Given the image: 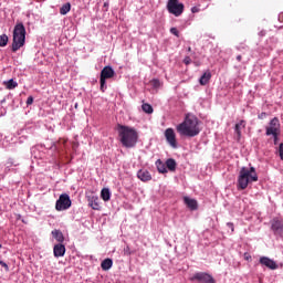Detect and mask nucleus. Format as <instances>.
Returning <instances> with one entry per match:
<instances>
[{"label": "nucleus", "instance_id": "obj_15", "mask_svg": "<svg viewBox=\"0 0 283 283\" xmlns=\"http://www.w3.org/2000/svg\"><path fill=\"white\" fill-rule=\"evenodd\" d=\"M88 205L94 211H99L101 210V203L98 202V197L97 196H90L88 197Z\"/></svg>", "mask_w": 283, "mask_h": 283}, {"label": "nucleus", "instance_id": "obj_44", "mask_svg": "<svg viewBox=\"0 0 283 283\" xmlns=\"http://www.w3.org/2000/svg\"><path fill=\"white\" fill-rule=\"evenodd\" d=\"M2 247H3V245H2V244H0V249H2Z\"/></svg>", "mask_w": 283, "mask_h": 283}, {"label": "nucleus", "instance_id": "obj_37", "mask_svg": "<svg viewBox=\"0 0 283 283\" xmlns=\"http://www.w3.org/2000/svg\"><path fill=\"white\" fill-rule=\"evenodd\" d=\"M227 227H229V229H231V231H234V227H233V223H232V222H228V223H227Z\"/></svg>", "mask_w": 283, "mask_h": 283}, {"label": "nucleus", "instance_id": "obj_34", "mask_svg": "<svg viewBox=\"0 0 283 283\" xmlns=\"http://www.w3.org/2000/svg\"><path fill=\"white\" fill-rule=\"evenodd\" d=\"M32 103H34V97L29 96L27 99V105H32Z\"/></svg>", "mask_w": 283, "mask_h": 283}, {"label": "nucleus", "instance_id": "obj_35", "mask_svg": "<svg viewBox=\"0 0 283 283\" xmlns=\"http://www.w3.org/2000/svg\"><path fill=\"white\" fill-rule=\"evenodd\" d=\"M272 136H273L274 145H277V137L280 136V133H276V135H272Z\"/></svg>", "mask_w": 283, "mask_h": 283}, {"label": "nucleus", "instance_id": "obj_7", "mask_svg": "<svg viewBox=\"0 0 283 283\" xmlns=\"http://www.w3.org/2000/svg\"><path fill=\"white\" fill-rule=\"evenodd\" d=\"M271 231L275 238H283V219L274 217L271 221Z\"/></svg>", "mask_w": 283, "mask_h": 283}, {"label": "nucleus", "instance_id": "obj_26", "mask_svg": "<svg viewBox=\"0 0 283 283\" xmlns=\"http://www.w3.org/2000/svg\"><path fill=\"white\" fill-rule=\"evenodd\" d=\"M150 85L154 90H160V87H163V83L160 82V80H151L150 81Z\"/></svg>", "mask_w": 283, "mask_h": 283}, {"label": "nucleus", "instance_id": "obj_33", "mask_svg": "<svg viewBox=\"0 0 283 283\" xmlns=\"http://www.w3.org/2000/svg\"><path fill=\"white\" fill-rule=\"evenodd\" d=\"M191 12H192V14L200 12V7H192Z\"/></svg>", "mask_w": 283, "mask_h": 283}, {"label": "nucleus", "instance_id": "obj_43", "mask_svg": "<svg viewBox=\"0 0 283 283\" xmlns=\"http://www.w3.org/2000/svg\"><path fill=\"white\" fill-rule=\"evenodd\" d=\"M124 251H125V253L129 252V250H127V249H125Z\"/></svg>", "mask_w": 283, "mask_h": 283}, {"label": "nucleus", "instance_id": "obj_27", "mask_svg": "<svg viewBox=\"0 0 283 283\" xmlns=\"http://www.w3.org/2000/svg\"><path fill=\"white\" fill-rule=\"evenodd\" d=\"M9 38L7 34L0 35V48H6L8 45Z\"/></svg>", "mask_w": 283, "mask_h": 283}, {"label": "nucleus", "instance_id": "obj_24", "mask_svg": "<svg viewBox=\"0 0 283 283\" xmlns=\"http://www.w3.org/2000/svg\"><path fill=\"white\" fill-rule=\"evenodd\" d=\"M70 10H72V4L66 2L60 8V14L65 15L67 12H70Z\"/></svg>", "mask_w": 283, "mask_h": 283}, {"label": "nucleus", "instance_id": "obj_36", "mask_svg": "<svg viewBox=\"0 0 283 283\" xmlns=\"http://www.w3.org/2000/svg\"><path fill=\"white\" fill-rule=\"evenodd\" d=\"M137 178H139V180H143V170H139L137 172Z\"/></svg>", "mask_w": 283, "mask_h": 283}, {"label": "nucleus", "instance_id": "obj_30", "mask_svg": "<svg viewBox=\"0 0 283 283\" xmlns=\"http://www.w3.org/2000/svg\"><path fill=\"white\" fill-rule=\"evenodd\" d=\"M279 156H280L281 160H283V143H281L279 145Z\"/></svg>", "mask_w": 283, "mask_h": 283}, {"label": "nucleus", "instance_id": "obj_8", "mask_svg": "<svg viewBox=\"0 0 283 283\" xmlns=\"http://www.w3.org/2000/svg\"><path fill=\"white\" fill-rule=\"evenodd\" d=\"M70 207H72V200L70 199V195H61L55 203L56 211H65L70 209Z\"/></svg>", "mask_w": 283, "mask_h": 283}, {"label": "nucleus", "instance_id": "obj_42", "mask_svg": "<svg viewBox=\"0 0 283 283\" xmlns=\"http://www.w3.org/2000/svg\"><path fill=\"white\" fill-rule=\"evenodd\" d=\"M124 251H125V253L129 252V250H127V249H125Z\"/></svg>", "mask_w": 283, "mask_h": 283}, {"label": "nucleus", "instance_id": "obj_17", "mask_svg": "<svg viewBox=\"0 0 283 283\" xmlns=\"http://www.w3.org/2000/svg\"><path fill=\"white\" fill-rule=\"evenodd\" d=\"M209 81H211V71L208 70V71L203 72V74L199 78V84L200 85H208Z\"/></svg>", "mask_w": 283, "mask_h": 283}, {"label": "nucleus", "instance_id": "obj_14", "mask_svg": "<svg viewBox=\"0 0 283 283\" xmlns=\"http://www.w3.org/2000/svg\"><path fill=\"white\" fill-rule=\"evenodd\" d=\"M54 258H63L65 255V245L63 243H57L53 248Z\"/></svg>", "mask_w": 283, "mask_h": 283}, {"label": "nucleus", "instance_id": "obj_21", "mask_svg": "<svg viewBox=\"0 0 283 283\" xmlns=\"http://www.w3.org/2000/svg\"><path fill=\"white\" fill-rule=\"evenodd\" d=\"M114 265V261H112V259H105L104 261H102L101 263V268L103 269V271H109V269Z\"/></svg>", "mask_w": 283, "mask_h": 283}, {"label": "nucleus", "instance_id": "obj_4", "mask_svg": "<svg viewBox=\"0 0 283 283\" xmlns=\"http://www.w3.org/2000/svg\"><path fill=\"white\" fill-rule=\"evenodd\" d=\"M25 45V27L23 23L15 24L13 29V42H12V52H18Z\"/></svg>", "mask_w": 283, "mask_h": 283}, {"label": "nucleus", "instance_id": "obj_19", "mask_svg": "<svg viewBox=\"0 0 283 283\" xmlns=\"http://www.w3.org/2000/svg\"><path fill=\"white\" fill-rule=\"evenodd\" d=\"M156 167H157V171L159 174H167V164L161 161L160 159H157L155 163Z\"/></svg>", "mask_w": 283, "mask_h": 283}, {"label": "nucleus", "instance_id": "obj_9", "mask_svg": "<svg viewBox=\"0 0 283 283\" xmlns=\"http://www.w3.org/2000/svg\"><path fill=\"white\" fill-rule=\"evenodd\" d=\"M191 282L198 283H216V279L207 272H196L191 277Z\"/></svg>", "mask_w": 283, "mask_h": 283}, {"label": "nucleus", "instance_id": "obj_12", "mask_svg": "<svg viewBox=\"0 0 283 283\" xmlns=\"http://www.w3.org/2000/svg\"><path fill=\"white\" fill-rule=\"evenodd\" d=\"M164 136L172 149H178V142L176 140V132H174V128H167Z\"/></svg>", "mask_w": 283, "mask_h": 283}, {"label": "nucleus", "instance_id": "obj_3", "mask_svg": "<svg viewBox=\"0 0 283 283\" xmlns=\"http://www.w3.org/2000/svg\"><path fill=\"white\" fill-rule=\"evenodd\" d=\"M259 177L255 167H242L238 176V189L244 190L251 182H258Z\"/></svg>", "mask_w": 283, "mask_h": 283}, {"label": "nucleus", "instance_id": "obj_1", "mask_svg": "<svg viewBox=\"0 0 283 283\" xmlns=\"http://www.w3.org/2000/svg\"><path fill=\"white\" fill-rule=\"evenodd\" d=\"M200 120L198 117H186L185 120L177 125L176 129L180 136H187L188 138H195L200 134V127L198 126Z\"/></svg>", "mask_w": 283, "mask_h": 283}, {"label": "nucleus", "instance_id": "obj_39", "mask_svg": "<svg viewBox=\"0 0 283 283\" xmlns=\"http://www.w3.org/2000/svg\"><path fill=\"white\" fill-rule=\"evenodd\" d=\"M258 118L262 119V118H266V113H261Z\"/></svg>", "mask_w": 283, "mask_h": 283}, {"label": "nucleus", "instance_id": "obj_13", "mask_svg": "<svg viewBox=\"0 0 283 283\" xmlns=\"http://www.w3.org/2000/svg\"><path fill=\"white\" fill-rule=\"evenodd\" d=\"M247 127V120L241 119L239 123L234 126V134L237 135V140H240L242 138V129Z\"/></svg>", "mask_w": 283, "mask_h": 283}, {"label": "nucleus", "instance_id": "obj_18", "mask_svg": "<svg viewBox=\"0 0 283 283\" xmlns=\"http://www.w3.org/2000/svg\"><path fill=\"white\" fill-rule=\"evenodd\" d=\"M51 233L54 240H56V242H59L60 244H63V242H65V237L63 235V232H61V230L55 229Z\"/></svg>", "mask_w": 283, "mask_h": 283}, {"label": "nucleus", "instance_id": "obj_29", "mask_svg": "<svg viewBox=\"0 0 283 283\" xmlns=\"http://www.w3.org/2000/svg\"><path fill=\"white\" fill-rule=\"evenodd\" d=\"M147 180H151V175H149V172H144L143 174V181H147Z\"/></svg>", "mask_w": 283, "mask_h": 283}, {"label": "nucleus", "instance_id": "obj_6", "mask_svg": "<svg viewBox=\"0 0 283 283\" xmlns=\"http://www.w3.org/2000/svg\"><path fill=\"white\" fill-rule=\"evenodd\" d=\"M167 10L174 17H180L185 12V4L179 0H168Z\"/></svg>", "mask_w": 283, "mask_h": 283}, {"label": "nucleus", "instance_id": "obj_20", "mask_svg": "<svg viewBox=\"0 0 283 283\" xmlns=\"http://www.w3.org/2000/svg\"><path fill=\"white\" fill-rule=\"evenodd\" d=\"M176 167H177L176 159L168 158L166 160V169H168L169 171H176Z\"/></svg>", "mask_w": 283, "mask_h": 283}, {"label": "nucleus", "instance_id": "obj_11", "mask_svg": "<svg viewBox=\"0 0 283 283\" xmlns=\"http://www.w3.org/2000/svg\"><path fill=\"white\" fill-rule=\"evenodd\" d=\"M259 264H261V266H265V269H270V271H276V269H280L277 262L269 256H261Z\"/></svg>", "mask_w": 283, "mask_h": 283}, {"label": "nucleus", "instance_id": "obj_23", "mask_svg": "<svg viewBox=\"0 0 283 283\" xmlns=\"http://www.w3.org/2000/svg\"><path fill=\"white\" fill-rule=\"evenodd\" d=\"M3 85L7 87V90H14L15 87H19V83H17L14 80L4 81Z\"/></svg>", "mask_w": 283, "mask_h": 283}, {"label": "nucleus", "instance_id": "obj_32", "mask_svg": "<svg viewBox=\"0 0 283 283\" xmlns=\"http://www.w3.org/2000/svg\"><path fill=\"white\" fill-rule=\"evenodd\" d=\"M184 63H185V65H191V57L190 56H186L184 59Z\"/></svg>", "mask_w": 283, "mask_h": 283}, {"label": "nucleus", "instance_id": "obj_10", "mask_svg": "<svg viewBox=\"0 0 283 283\" xmlns=\"http://www.w3.org/2000/svg\"><path fill=\"white\" fill-rule=\"evenodd\" d=\"M280 119L274 117L270 120L269 126L265 127V136H276L280 134Z\"/></svg>", "mask_w": 283, "mask_h": 283}, {"label": "nucleus", "instance_id": "obj_45", "mask_svg": "<svg viewBox=\"0 0 283 283\" xmlns=\"http://www.w3.org/2000/svg\"><path fill=\"white\" fill-rule=\"evenodd\" d=\"M105 7H107V3H104Z\"/></svg>", "mask_w": 283, "mask_h": 283}, {"label": "nucleus", "instance_id": "obj_40", "mask_svg": "<svg viewBox=\"0 0 283 283\" xmlns=\"http://www.w3.org/2000/svg\"><path fill=\"white\" fill-rule=\"evenodd\" d=\"M237 61H239V63H240V61H242V55H238Z\"/></svg>", "mask_w": 283, "mask_h": 283}, {"label": "nucleus", "instance_id": "obj_38", "mask_svg": "<svg viewBox=\"0 0 283 283\" xmlns=\"http://www.w3.org/2000/svg\"><path fill=\"white\" fill-rule=\"evenodd\" d=\"M244 260H247V262H249V260H251V254L244 253Z\"/></svg>", "mask_w": 283, "mask_h": 283}, {"label": "nucleus", "instance_id": "obj_28", "mask_svg": "<svg viewBox=\"0 0 283 283\" xmlns=\"http://www.w3.org/2000/svg\"><path fill=\"white\" fill-rule=\"evenodd\" d=\"M170 34H174V36H177V39L180 38V32L175 27L170 29Z\"/></svg>", "mask_w": 283, "mask_h": 283}, {"label": "nucleus", "instance_id": "obj_16", "mask_svg": "<svg viewBox=\"0 0 283 283\" xmlns=\"http://www.w3.org/2000/svg\"><path fill=\"white\" fill-rule=\"evenodd\" d=\"M185 205L190 209V211L198 210V201L196 199H191L189 197L184 198Z\"/></svg>", "mask_w": 283, "mask_h": 283}, {"label": "nucleus", "instance_id": "obj_5", "mask_svg": "<svg viewBox=\"0 0 283 283\" xmlns=\"http://www.w3.org/2000/svg\"><path fill=\"white\" fill-rule=\"evenodd\" d=\"M115 74H116V72L114 71V69H112V66L103 67V70L101 71V76H99L101 92H105V90H107L106 80L114 78Z\"/></svg>", "mask_w": 283, "mask_h": 283}, {"label": "nucleus", "instance_id": "obj_31", "mask_svg": "<svg viewBox=\"0 0 283 283\" xmlns=\"http://www.w3.org/2000/svg\"><path fill=\"white\" fill-rule=\"evenodd\" d=\"M0 266H3V269H4L7 272L10 271V266H8L7 263L3 262V261H1V260H0Z\"/></svg>", "mask_w": 283, "mask_h": 283}, {"label": "nucleus", "instance_id": "obj_25", "mask_svg": "<svg viewBox=\"0 0 283 283\" xmlns=\"http://www.w3.org/2000/svg\"><path fill=\"white\" fill-rule=\"evenodd\" d=\"M143 112H144L145 114H148V115L154 114V106H151V105L148 104V103H144V104H143Z\"/></svg>", "mask_w": 283, "mask_h": 283}, {"label": "nucleus", "instance_id": "obj_2", "mask_svg": "<svg viewBox=\"0 0 283 283\" xmlns=\"http://www.w3.org/2000/svg\"><path fill=\"white\" fill-rule=\"evenodd\" d=\"M117 133L124 147H134L138 142V133L129 126L118 124Z\"/></svg>", "mask_w": 283, "mask_h": 283}, {"label": "nucleus", "instance_id": "obj_22", "mask_svg": "<svg viewBox=\"0 0 283 283\" xmlns=\"http://www.w3.org/2000/svg\"><path fill=\"white\" fill-rule=\"evenodd\" d=\"M101 198L102 200H104V202L109 201V198H112V192H109V188L102 189Z\"/></svg>", "mask_w": 283, "mask_h": 283}, {"label": "nucleus", "instance_id": "obj_41", "mask_svg": "<svg viewBox=\"0 0 283 283\" xmlns=\"http://www.w3.org/2000/svg\"><path fill=\"white\" fill-rule=\"evenodd\" d=\"M188 52H191V46L188 48Z\"/></svg>", "mask_w": 283, "mask_h": 283}]
</instances>
